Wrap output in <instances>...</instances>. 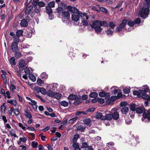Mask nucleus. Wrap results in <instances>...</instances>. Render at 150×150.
Segmentation results:
<instances>
[{
    "instance_id": "nucleus-1",
    "label": "nucleus",
    "mask_w": 150,
    "mask_h": 150,
    "mask_svg": "<svg viewBox=\"0 0 150 150\" xmlns=\"http://www.w3.org/2000/svg\"><path fill=\"white\" fill-rule=\"evenodd\" d=\"M91 26L92 28L94 29L96 33H99L102 31L103 29V28L100 27L101 26L107 27L108 24L105 21H101L100 20H97L93 22L91 25Z\"/></svg>"
},
{
    "instance_id": "nucleus-2",
    "label": "nucleus",
    "mask_w": 150,
    "mask_h": 150,
    "mask_svg": "<svg viewBox=\"0 0 150 150\" xmlns=\"http://www.w3.org/2000/svg\"><path fill=\"white\" fill-rule=\"evenodd\" d=\"M80 17L81 18H83L84 19H85V17L86 20H88L89 18L88 16L87 15L86 13L80 12L78 14H72L71 16L72 20L74 21L77 22L79 20Z\"/></svg>"
},
{
    "instance_id": "nucleus-3",
    "label": "nucleus",
    "mask_w": 150,
    "mask_h": 150,
    "mask_svg": "<svg viewBox=\"0 0 150 150\" xmlns=\"http://www.w3.org/2000/svg\"><path fill=\"white\" fill-rule=\"evenodd\" d=\"M149 9L148 7H143L139 11L140 16L143 18H146L149 14Z\"/></svg>"
},
{
    "instance_id": "nucleus-4",
    "label": "nucleus",
    "mask_w": 150,
    "mask_h": 150,
    "mask_svg": "<svg viewBox=\"0 0 150 150\" xmlns=\"http://www.w3.org/2000/svg\"><path fill=\"white\" fill-rule=\"evenodd\" d=\"M69 100H75L74 102L75 105H77L81 103V98L80 97H78L75 95L71 94L68 97Z\"/></svg>"
},
{
    "instance_id": "nucleus-5",
    "label": "nucleus",
    "mask_w": 150,
    "mask_h": 150,
    "mask_svg": "<svg viewBox=\"0 0 150 150\" xmlns=\"http://www.w3.org/2000/svg\"><path fill=\"white\" fill-rule=\"evenodd\" d=\"M143 117L142 118V121L146 122L150 120V110H149L147 112L144 113Z\"/></svg>"
},
{
    "instance_id": "nucleus-6",
    "label": "nucleus",
    "mask_w": 150,
    "mask_h": 150,
    "mask_svg": "<svg viewBox=\"0 0 150 150\" xmlns=\"http://www.w3.org/2000/svg\"><path fill=\"white\" fill-rule=\"evenodd\" d=\"M117 109L116 108L112 110V114L111 115L112 118L115 120H117L119 117V113L117 112Z\"/></svg>"
},
{
    "instance_id": "nucleus-7",
    "label": "nucleus",
    "mask_w": 150,
    "mask_h": 150,
    "mask_svg": "<svg viewBox=\"0 0 150 150\" xmlns=\"http://www.w3.org/2000/svg\"><path fill=\"white\" fill-rule=\"evenodd\" d=\"M117 97L116 96H112L110 98V97L106 99V103L109 104H112L114 101L117 99Z\"/></svg>"
},
{
    "instance_id": "nucleus-8",
    "label": "nucleus",
    "mask_w": 150,
    "mask_h": 150,
    "mask_svg": "<svg viewBox=\"0 0 150 150\" xmlns=\"http://www.w3.org/2000/svg\"><path fill=\"white\" fill-rule=\"evenodd\" d=\"M99 95L101 97H105L106 99L110 97V94L109 93H105L104 92H100L99 93Z\"/></svg>"
},
{
    "instance_id": "nucleus-9",
    "label": "nucleus",
    "mask_w": 150,
    "mask_h": 150,
    "mask_svg": "<svg viewBox=\"0 0 150 150\" xmlns=\"http://www.w3.org/2000/svg\"><path fill=\"white\" fill-rule=\"evenodd\" d=\"M69 10L74 14L79 13V11L76 8L71 6H69L67 8Z\"/></svg>"
},
{
    "instance_id": "nucleus-10",
    "label": "nucleus",
    "mask_w": 150,
    "mask_h": 150,
    "mask_svg": "<svg viewBox=\"0 0 150 150\" xmlns=\"http://www.w3.org/2000/svg\"><path fill=\"white\" fill-rule=\"evenodd\" d=\"M24 115L27 117L28 118V119H31L32 118V115L28 109L25 108L24 110Z\"/></svg>"
},
{
    "instance_id": "nucleus-11",
    "label": "nucleus",
    "mask_w": 150,
    "mask_h": 150,
    "mask_svg": "<svg viewBox=\"0 0 150 150\" xmlns=\"http://www.w3.org/2000/svg\"><path fill=\"white\" fill-rule=\"evenodd\" d=\"M144 87H146V88H144L145 90H141L139 91L140 96H142V95H145L146 93V92H148L149 91V87L147 86H145Z\"/></svg>"
},
{
    "instance_id": "nucleus-12",
    "label": "nucleus",
    "mask_w": 150,
    "mask_h": 150,
    "mask_svg": "<svg viewBox=\"0 0 150 150\" xmlns=\"http://www.w3.org/2000/svg\"><path fill=\"white\" fill-rule=\"evenodd\" d=\"M11 48L13 51H17L18 50V43L17 42H13L11 45Z\"/></svg>"
},
{
    "instance_id": "nucleus-13",
    "label": "nucleus",
    "mask_w": 150,
    "mask_h": 150,
    "mask_svg": "<svg viewBox=\"0 0 150 150\" xmlns=\"http://www.w3.org/2000/svg\"><path fill=\"white\" fill-rule=\"evenodd\" d=\"M33 7L32 6L30 5L26 9L25 11V14L26 15H29L30 12L33 10Z\"/></svg>"
},
{
    "instance_id": "nucleus-14",
    "label": "nucleus",
    "mask_w": 150,
    "mask_h": 150,
    "mask_svg": "<svg viewBox=\"0 0 150 150\" xmlns=\"http://www.w3.org/2000/svg\"><path fill=\"white\" fill-rule=\"evenodd\" d=\"M19 68H22L25 67L26 64L23 59H21L19 62Z\"/></svg>"
},
{
    "instance_id": "nucleus-15",
    "label": "nucleus",
    "mask_w": 150,
    "mask_h": 150,
    "mask_svg": "<svg viewBox=\"0 0 150 150\" xmlns=\"http://www.w3.org/2000/svg\"><path fill=\"white\" fill-rule=\"evenodd\" d=\"M129 109L127 107L124 106L122 107L121 110V111L123 114L126 115L129 112Z\"/></svg>"
},
{
    "instance_id": "nucleus-16",
    "label": "nucleus",
    "mask_w": 150,
    "mask_h": 150,
    "mask_svg": "<svg viewBox=\"0 0 150 150\" xmlns=\"http://www.w3.org/2000/svg\"><path fill=\"white\" fill-rule=\"evenodd\" d=\"M62 17L66 19H68L70 16V14L68 11H64L62 14Z\"/></svg>"
},
{
    "instance_id": "nucleus-17",
    "label": "nucleus",
    "mask_w": 150,
    "mask_h": 150,
    "mask_svg": "<svg viewBox=\"0 0 150 150\" xmlns=\"http://www.w3.org/2000/svg\"><path fill=\"white\" fill-rule=\"evenodd\" d=\"M20 25L22 27H26L28 25V23L26 20L23 19L21 21Z\"/></svg>"
},
{
    "instance_id": "nucleus-18",
    "label": "nucleus",
    "mask_w": 150,
    "mask_h": 150,
    "mask_svg": "<svg viewBox=\"0 0 150 150\" xmlns=\"http://www.w3.org/2000/svg\"><path fill=\"white\" fill-rule=\"evenodd\" d=\"M56 11L59 15L62 14L64 12V8L61 6H58V7L56 9Z\"/></svg>"
},
{
    "instance_id": "nucleus-19",
    "label": "nucleus",
    "mask_w": 150,
    "mask_h": 150,
    "mask_svg": "<svg viewBox=\"0 0 150 150\" xmlns=\"http://www.w3.org/2000/svg\"><path fill=\"white\" fill-rule=\"evenodd\" d=\"M112 115L111 114H106L105 116H104V118L102 119L103 120H112Z\"/></svg>"
},
{
    "instance_id": "nucleus-20",
    "label": "nucleus",
    "mask_w": 150,
    "mask_h": 150,
    "mask_svg": "<svg viewBox=\"0 0 150 150\" xmlns=\"http://www.w3.org/2000/svg\"><path fill=\"white\" fill-rule=\"evenodd\" d=\"M50 89L52 91H55L57 89V87L58 86V84L56 83H52L51 85H50Z\"/></svg>"
},
{
    "instance_id": "nucleus-21",
    "label": "nucleus",
    "mask_w": 150,
    "mask_h": 150,
    "mask_svg": "<svg viewBox=\"0 0 150 150\" xmlns=\"http://www.w3.org/2000/svg\"><path fill=\"white\" fill-rule=\"evenodd\" d=\"M7 101L8 103H9L14 106H16L17 104L16 101L14 99L8 100H7Z\"/></svg>"
},
{
    "instance_id": "nucleus-22",
    "label": "nucleus",
    "mask_w": 150,
    "mask_h": 150,
    "mask_svg": "<svg viewBox=\"0 0 150 150\" xmlns=\"http://www.w3.org/2000/svg\"><path fill=\"white\" fill-rule=\"evenodd\" d=\"M95 117L97 119H100L102 120H103L102 119L104 118V116H103L102 113L99 112L96 113L95 115Z\"/></svg>"
},
{
    "instance_id": "nucleus-23",
    "label": "nucleus",
    "mask_w": 150,
    "mask_h": 150,
    "mask_svg": "<svg viewBox=\"0 0 150 150\" xmlns=\"http://www.w3.org/2000/svg\"><path fill=\"white\" fill-rule=\"evenodd\" d=\"M9 62L11 65L15 66L16 64L15 59L13 57H12L10 58Z\"/></svg>"
},
{
    "instance_id": "nucleus-24",
    "label": "nucleus",
    "mask_w": 150,
    "mask_h": 150,
    "mask_svg": "<svg viewBox=\"0 0 150 150\" xmlns=\"http://www.w3.org/2000/svg\"><path fill=\"white\" fill-rule=\"evenodd\" d=\"M28 77L29 79L33 82H35L36 80V77L32 74H30L29 75Z\"/></svg>"
},
{
    "instance_id": "nucleus-25",
    "label": "nucleus",
    "mask_w": 150,
    "mask_h": 150,
    "mask_svg": "<svg viewBox=\"0 0 150 150\" xmlns=\"http://www.w3.org/2000/svg\"><path fill=\"white\" fill-rule=\"evenodd\" d=\"M126 22L127 24L129 26L132 27L134 24V22L131 20H129L126 19Z\"/></svg>"
},
{
    "instance_id": "nucleus-26",
    "label": "nucleus",
    "mask_w": 150,
    "mask_h": 150,
    "mask_svg": "<svg viewBox=\"0 0 150 150\" xmlns=\"http://www.w3.org/2000/svg\"><path fill=\"white\" fill-rule=\"evenodd\" d=\"M53 96L55 98L58 100L62 96V95L59 93H54Z\"/></svg>"
},
{
    "instance_id": "nucleus-27",
    "label": "nucleus",
    "mask_w": 150,
    "mask_h": 150,
    "mask_svg": "<svg viewBox=\"0 0 150 150\" xmlns=\"http://www.w3.org/2000/svg\"><path fill=\"white\" fill-rule=\"evenodd\" d=\"M86 128L85 126H82L80 125L79 126L77 127V129L79 130L81 132H83Z\"/></svg>"
},
{
    "instance_id": "nucleus-28",
    "label": "nucleus",
    "mask_w": 150,
    "mask_h": 150,
    "mask_svg": "<svg viewBox=\"0 0 150 150\" xmlns=\"http://www.w3.org/2000/svg\"><path fill=\"white\" fill-rule=\"evenodd\" d=\"M137 105L135 103H132L130 106V110L132 111H134L136 110Z\"/></svg>"
},
{
    "instance_id": "nucleus-29",
    "label": "nucleus",
    "mask_w": 150,
    "mask_h": 150,
    "mask_svg": "<svg viewBox=\"0 0 150 150\" xmlns=\"http://www.w3.org/2000/svg\"><path fill=\"white\" fill-rule=\"evenodd\" d=\"M54 94V93L53 92V91L51 90L48 91L47 92L46 94L50 97H52L53 96Z\"/></svg>"
},
{
    "instance_id": "nucleus-30",
    "label": "nucleus",
    "mask_w": 150,
    "mask_h": 150,
    "mask_svg": "<svg viewBox=\"0 0 150 150\" xmlns=\"http://www.w3.org/2000/svg\"><path fill=\"white\" fill-rule=\"evenodd\" d=\"M23 31L22 30H17L16 32V35L20 37L23 35Z\"/></svg>"
},
{
    "instance_id": "nucleus-31",
    "label": "nucleus",
    "mask_w": 150,
    "mask_h": 150,
    "mask_svg": "<svg viewBox=\"0 0 150 150\" xmlns=\"http://www.w3.org/2000/svg\"><path fill=\"white\" fill-rule=\"evenodd\" d=\"M46 12L48 14H52V11L50 7L47 6L46 8Z\"/></svg>"
},
{
    "instance_id": "nucleus-32",
    "label": "nucleus",
    "mask_w": 150,
    "mask_h": 150,
    "mask_svg": "<svg viewBox=\"0 0 150 150\" xmlns=\"http://www.w3.org/2000/svg\"><path fill=\"white\" fill-rule=\"evenodd\" d=\"M79 137V135L78 134H76L74 135V137L72 140V142H76L77 139Z\"/></svg>"
},
{
    "instance_id": "nucleus-33",
    "label": "nucleus",
    "mask_w": 150,
    "mask_h": 150,
    "mask_svg": "<svg viewBox=\"0 0 150 150\" xmlns=\"http://www.w3.org/2000/svg\"><path fill=\"white\" fill-rule=\"evenodd\" d=\"M60 104L64 107H67L68 105V102L65 100L61 101L60 103Z\"/></svg>"
},
{
    "instance_id": "nucleus-34",
    "label": "nucleus",
    "mask_w": 150,
    "mask_h": 150,
    "mask_svg": "<svg viewBox=\"0 0 150 150\" xmlns=\"http://www.w3.org/2000/svg\"><path fill=\"white\" fill-rule=\"evenodd\" d=\"M37 82L38 85L39 86H42V84L44 83L43 81L40 79L39 78L38 79Z\"/></svg>"
},
{
    "instance_id": "nucleus-35",
    "label": "nucleus",
    "mask_w": 150,
    "mask_h": 150,
    "mask_svg": "<svg viewBox=\"0 0 150 150\" xmlns=\"http://www.w3.org/2000/svg\"><path fill=\"white\" fill-rule=\"evenodd\" d=\"M83 122L86 125L89 124L91 122V120L89 118H87L85 119Z\"/></svg>"
},
{
    "instance_id": "nucleus-36",
    "label": "nucleus",
    "mask_w": 150,
    "mask_h": 150,
    "mask_svg": "<svg viewBox=\"0 0 150 150\" xmlns=\"http://www.w3.org/2000/svg\"><path fill=\"white\" fill-rule=\"evenodd\" d=\"M98 96L97 93L95 92H92L89 95V96L91 98H95Z\"/></svg>"
},
{
    "instance_id": "nucleus-37",
    "label": "nucleus",
    "mask_w": 150,
    "mask_h": 150,
    "mask_svg": "<svg viewBox=\"0 0 150 150\" xmlns=\"http://www.w3.org/2000/svg\"><path fill=\"white\" fill-rule=\"evenodd\" d=\"M142 98L145 100H150V96L146 94L145 95H142Z\"/></svg>"
},
{
    "instance_id": "nucleus-38",
    "label": "nucleus",
    "mask_w": 150,
    "mask_h": 150,
    "mask_svg": "<svg viewBox=\"0 0 150 150\" xmlns=\"http://www.w3.org/2000/svg\"><path fill=\"white\" fill-rule=\"evenodd\" d=\"M14 55L16 58H18L21 57V54L19 52H17L16 51L15 52Z\"/></svg>"
},
{
    "instance_id": "nucleus-39",
    "label": "nucleus",
    "mask_w": 150,
    "mask_h": 150,
    "mask_svg": "<svg viewBox=\"0 0 150 150\" xmlns=\"http://www.w3.org/2000/svg\"><path fill=\"white\" fill-rule=\"evenodd\" d=\"M124 93L125 94H128L129 93L130 91V87L129 88L126 87L125 88H124L123 90Z\"/></svg>"
},
{
    "instance_id": "nucleus-40",
    "label": "nucleus",
    "mask_w": 150,
    "mask_h": 150,
    "mask_svg": "<svg viewBox=\"0 0 150 150\" xmlns=\"http://www.w3.org/2000/svg\"><path fill=\"white\" fill-rule=\"evenodd\" d=\"M126 25H127L126 19H125L122 21V23L120 24V26L123 28Z\"/></svg>"
},
{
    "instance_id": "nucleus-41",
    "label": "nucleus",
    "mask_w": 150,
    "mask_h": 150,
    "mask_svg": "<svg viewBox=\"0 0 150 150\" xmlns=\"http://www.w3.org/2000/svg\"><path fill=\"white\" fill-rule=\"evenodd\" d=\"M40 77L45 79H47L48 77V75L45 73H42L40 75Z\"/></svg>"
},
{
    "instance_id": "nucleus-42",
    "label": "nucleus",
    "mask_w": 150,
    "mask_h": 150,
    "mask_svg": "<svg viewBox=\"0 0 150 150\" xmlns=\"http://www.w3.org/2000/svg\"><path fill=\"white\" fill-rule=\"evenodd\" d=\"M136 112L138 113H142L143 112V110L140 108L137 107L135 110Z\"/></svg>"
},
{
    "instance_id": "nucleus-43",
    "label": "nucleus",
    "mask_w": 150,
    "mask_h": 150,
    "mask_svg": "<svg viewBox=\"0 0 150 150\" xmlns=\"http://www.w3.org/2000/svg\"><path fill=\"white\" fill-rule=\"evenodd\" d=\"M13 38L14 39V42H17V43L19 41V37L16 35L15 36H14L13 37Z\"/></svg>"
},
{
    "instance_id": "nucleus-44",
    "label": "nucleus",
    "mask_w": 150,
    "mask_h": 150,
    "mask_svg": "<svg viewBox=\"0 0 150 150\" xmlns=\"http://www.w3.org/2000/svg\"><path fill=\"white\" fill-rule=\"evenodd\" d=\"M82 18V19L81 20V23L83 24V25L85 26H87L88 25V23L86 21H85V19L86 20V18L85 17V19L83 18Z\"/></svg>"
},
{
    "instance_id": "nucleus-45",
    "label": "nucleus",
    "mask_w": 150,
    "mask_h": 150,
    "mask_svg": "<svg viewBox=\"0 0 150 150\" xmlns=\"http://www.w3.org/2000/svg\"><path fill=\"white\" fill-rule=\"evenodd\" d=\"M48 7H50V8H53L55 6V2L54 1H51L48 3Z\"/></svg>"
},
{
    "instance_id": "nucleus-46",
    "label": "nucleus",
    "mask_w": 150,
    "mask_h": 150,
    "mask_svg": "<svg viewBox=\"0 0 150 150\" xmlns=\"http://www.w3.org/2000/svg\"><path fill=\"white\" fill-rule=\"evenodd\" d=\"M38 5L39 7H42L45 6V4L42 1H39L38 3Z\"/></svg>"
},
{
    "instance_id": "nucleus-47",
    "label": "nucleus",
    "mask_w": 150,
    "mask_h": 150,
    "mask_svg": "<svg viewBox=\"0 0 150 150\" xmlns=\"http://www.w3.org/2000/svg\"><path fill=\"white\" fill-rule=\"evenodd\" d=\"M108 25L111 29L114 28L115 27V24L112 22H110Z\"/></svg>"
},
{
    "instance_id": "nucleus-48",
    "label": "nucleus",
    "mask_w": 150,
    "mask_h": 150,
    "mask_svg": "<svg viewBox=\"0 0 150 150\" xmlns=\"http://www.w3.org/2000/svg\"><path fill=\"white\" fill-rule=\"evenodd\" d=\"M40 91L41 92H40V93H41L42 94L44 95L46 94L47 91L46 89L44 88L43 87L41 88V89Z\"/></svg>"
},
{
    "instance_id": "nucleus-49",
    "label": "nucleus",
    "mask_w": 150,
    "mask_h": 150,
    "mask_svg": "<svg viewBox=\"0 0 150 150\" xmlns=\"http://www.w3.org/2000/svg\"><path fill=\"white\" fill-rule=\"evenodd\" d=\"M41 88L39 87L38 86H35L34 88L35 91L37 93H40V92H41Z\"/></svg>"
},
{
    "instance_id": "nucleus-50",
    "label": "nucleus",
    "mask_w": 150,
    "mask_h": 150,
    "mask_svg": "<svg viewBox=\"0 0 150 150\" xmlns=\"http://www.w3.org/2000/svg\"><path fill=\"white\" fill-rule=\"evenodd\" d=\"M32 147L33 148H36L37 147L38 143V142L35 141H33L32 142Z\"/></svg>"
},
{
    "instance_id": "nucleus-51",
    "label": "nucleus",
    "mask_w": 150,
    "mask_h": 150,
    "mask_svg": "<svg viewBox=\"0 0 150 150\" xmlns=\"http://www.w3.org/2000/svg\"><path fill=\"white\" fill-rule=\"evenodd\" d=\"M6 108V106L4 105H3L1 106V110L3 113H5Z\"/></svg>"
},
{
    "instance_id": "nucleus-52",
    "label": "nucleus",
    "mask_w": 150,
    "mask_h": 150,
    "mask_svg": "<svg viewBox=\"0 0 150 150\" xmlns=\"http://www.w3.org/2000/svg\"><path fill=\"white\" fill-rule=\"evenodd\" d=\"M97 100L98 101L99 103L100 104H103L105 102L104 99L102 98H98Z\"/></svg>"
},
{
    "instance_id": "nucleus-53",
    "label": "nucleus",
    "mask_w": 150,
    "mask_h": 150,
    "mask_svg": "<svg viewBox=\"0 0 150 150\" xmlns=\"http://www.w3.org/2000/svg\"><path fill=\"white\" fill-rule=\"evenodd\" d=\"M77 118V117H74L70 120L69 121V123H72L74 121H75Z\"/></svg>"
},
{
    "instance_id": "nucleus-54",
    "label": "nucleus",
    "mask_w": 150,
    "mask_h": 150,
    "mask_svg": "<svg viewBox=\"0 0 150 150\" xmlns=\"http://www.w3.org/2000/svg\"><path fill=\"white\" fill-rule=\"evenodd\" d=\"M133 94L134 95H136L138 97L140 96L139 91H133Z\"/></svg>"
},
{
    "instance_id": "nucleus-55",
    "label": "nucleus",
    "mask_w": 150,
    "mask_h": 150,
    "mask_svg": "<svg viewBox=\"0 0 150 150\" xmlns=\"http://www.w3.org/2000/svg\"><path fill=\"white\" fill-rule=\"evenodd\" d=\"M24 72L25 73V74H29L30 73V69L27 68H26L24 69Z\"/></svg>"
},
{
    "instance_id": "nucleus-56",
    "label": "nucleus",
    "mask_w": 150,
    "mask_h": 150,
    "mask_svg": "<svg viewBox=\"0 0 150 150\" xmlns=\"http://www.w3.org/2000/svg\"><path fill=\"white\" fill-rule=\"evenodd\" d=\"M88 146V144L86 142L83 143L81 145V148H87Z\"/></svg>"
},
{
    "instance_id": "nucleus-57",
    "label": "nucleus",
    "mask_w": 150,
    "mask_h": 150,
    "mask_svg": "<svg viewBox=\"0 0 150 150\" xmlns=\"http://www.w3.org/2000/svg\"><path fill=\"white\" fill-rule=\"evenodd\" d=\"M30 102H29L28 103L32 105H36L37 102L34 100H31Z\"/></svg>"
},
{
    "instance_id": "nucleus-58",
    "label": "nucleus",
    "mask_w": 150,
    "mask_h": 150,
    "mask_svg": "<svg viewBox=\"0 0 150 150\" xmlns=\"http://www.w3.org/2000/svg\"><path fill=\"white\" fill-rule=\"evenodd\" d=\"M106 32L107 33L108 35H112L113 33V31L110 29H108Z\"/></svg>"
},
{
    "instance_id": "nucleus-59",
    "label": "nucleus",
    "mask_w": 150,
    "mask_h": 150,
    "mask_svg": "<svg viewBox=\"0 0 150 150\" xmlns=\"http://www.w3.org/2000/svg\"><path fill=\"white\" fill-rule=\"evenodd\" d=\"M14 113L15 114V115L16 116H17L19 115V114L20 113V112L18 108H15V110L14 112Z\"/></svg>"
},
{
    "instance_id": "nucleus-60",
    "label": "nucleus",
    "mask_w": 150,
    "mask_h": 150,
    "mask_svg": "<svg viewBox=\"0 0 150 150\" xmlns=\"http://www.w3.org/2000/svg\"><path fill=\"white\" fill-rule=\"evenodd\" d=\"M120 91L119 89H114L112 90V93H113L114 94L116 95V94L118 93Z\"/></svg>"
},
{
    "instance_id": "nucleus-61",
    "label": "nucleus",
    "mask_w": 150,
    "mask_h": 150,
    "mask_svg": "<svg viewBox=\"0 0 150 150\" xmlns=\"http://www.w3.org/2000/svg\"><path fill=\"white\" fill-rule=\"evenodd\" d=\"M100 9L101 11L104 13H106L108 12L107 10L104 8L101 7H100Z\"/></svg>"
},
{
    "instance_id": "nucleus-62",
    "label": "nucleus",
    "mask_w": 150,
    "mask_h": 150,
    "mask_svg": "<svg viewBox=\"0 0 150 150\" xmlns=\"http://www.w3.org/2000/svg\"><path fill=\"white\" fill-rule=\"evenodd\" d=\"M6 97L8 98H10L11 96L10 93L9 91H8L6 92Z\"/></svg>"
},
{
    "instance_id": "nucleus-63",
    "label": "nucleus",
    "mask_w": 150,
    "mask_h": 150,
    "mask_svg": "<svg viewBox=\"0 0 150 150\" xmlns=\"http://www.w3.org/2000/svg\"><path fill=\"white\" fill-rule=\"evenodd\" d=\"M73 144L72 145V146L74 149L77 148L79 147V144L76 143V142H73Z\"/></svg>"
},
{
    "instance_id": "nucleus-64",
    "label": "nucleus",
    "mask_w": 150,
    "mask_h": 150,
    "mask_svg": "<svg viewBox=\"0 0 150 150\" xmlns=\"http://www.w3.org/2000/svg\"><path fill=\"white\" fill-rule=\"evenodd\" d=\"M38 0H33L32 2V4L34 6H36L38 4Z\"/></svg>"
}]
</instances>
